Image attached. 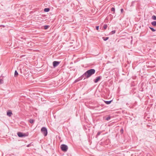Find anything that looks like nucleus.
<instances>
[{
    "instance_id": "1",
    "label": "nucleus",
    "mask_w": 156,
    "mask_h": 156,
    "mask_svg": "<svg viewBox=\"0 0 156 156\" xmlns=\"http://www.w3.org/2000/svg\"><path fill=\"white\" fill-rule=\"evenodd\" d=\"M95 72V70L94 69H90L87 70L83 75L86 78H88L94 74Z\"/></svg>"
},
{
    "instance_id": "2",
    "label": "nucleus",
    "mask_w": 156,
    "mask_h": 156,
    "mask_svg": "<svg viewBox=\"0 0 156 156\" xmlns=\"http://www.w3.org/2000/svg\"><path fill=\"white\" fill-rule=\"evenodd\" d=\"M41 131L44 136H46L47 135V130L46 127H42L41 129Z\"/></svg>"
},
{
    "instance_id": "3",
    "label": "nucleus",
    "mask_w": 156,
    "mask_h": 156,
    "mask_svg": "<svg viewBox=\"0 0 156 156\" xmlns=\"http://www.w3.org/2000/svg\"><path fill=\"white\" fill-rule=\"evenodd\" d=\"M60 147L62 151L64 152L66 151L68 149V146L64 144L61 145Z\"/></svg>"
},
{
    "instance_id": "4",
    "label": "nucleus",
    "mask_w": 156,
    "mask_h": 156,
    "mask_svg": "<svg viewBox=\"0 0 156 156\" xmlns=\"http://www.w3.org/2000/svg\"><path fill=\"white\" fill-rule=\"evenodd\" d=\"M17 134L18 136L20 137H25L27 136L26 133H23L20 132H18Z\"/></svg>"
},
{
    "instance_id": "5",
    "label": "nucleus",
    "mask_w": 156,
    "mask_h": 156,
    "mask_svg": "<svg viewBox=\"0 0 156 156\" xmlns=\"http://www.w3.org/2000/svg\"><path fill=\"white\" fill-rule=\"evenodd\" d=\"M102 78L101 76H99L96 77V79L94 80V83H97Z\"/></svg>"
},
{
    "instance_id": "6",
    "label": "nucleus",
    "mask_w": 156,
    "mask_h": 156,
    "mask_svg": "<svg viewBox=\"0 0 156 156\" xmlns=\"http://www.w3.org/2000/svg\"><path fill=\"white\" fill-rule=\"evenodd\" d=\"M60 63L59 62L55 61L53 62V66L54 67H56Z\"/></svg>"
},
{
    "instance_id": "7",
    "label": "nucleus",
    "mask_w": 156,
    "mask_h": 156,
    "mask_svg": "<svg viewBox=\"0 0 156 156\" xmlns=\"http://www.w3.org/2000/svg\"><path fill=\"white\" fill-rule=\"evenodd\" d=\"M12 113L11 111L10 110H8L7 112V115L8 116H9V117L11 116L12 115Z\"/></svg>"
},
{
    "instance_id": "8",
    "label": "nucleus",
    "mask_w": 156,
    "mask_h": 156,
    "mask_svg": "<svg viewBox=\"0 0 156 156\" xmlns=\"http://www.w3.org/2000/svg\"><path fill=\"white\" fill-rule=\"evenodd\" d=\"M34 120L32 119H30L29 120V122L31 124H33L34 123Z\"/></svg>"
},
{
    "instance_id": "9",
    "label": "nucleus",
    "mask_w": 156,
    "mask_h": 156,
    "mask_svg": "<svg viewBox=\"0 0 156 156\" xmlns=\"http://www.w3.org/2000/svg\"><path fill=\"white\" fill-rule=\"evenodd\" d=\"M151 24L153 26H156V21H153L151 23Z\"/></svg>"
},
{
    "instance_id": "10",
    "label": "nucleus",
    "mask_w": 156,
    "mask_h": 156,
    "mask_svg": "<svg viewBox=\"0 0 156 156\" xmlns=\"http://www.w3.org/2000/svg\"><path fill=\"white\" fill-rule=\"evenodd\" d=\"M50 10V9L49 8H45L44 9V11L45 12H49Z\"/></svg>"
},
{
    "instance_id": "11",
    "label": "nucleus",
    "mask_w": 156,
    "mask_h": 156,
    "mask_svg": "<svg viewBox=\"0 0 156 156\" xmlns=\"http://www.w3.org/2000/svg\"><path fill=\"white\" fill-rule=\"evenodd\" d=\"M112 101H105V103L107 104H109L111 103Z\"/></svg>"
},
{
    "instance_id": "12",
    "label": "nucleus",
    "mask_w": 156,
    "mask_h": 156,
    "mask_svg": "<svg viewBox=\"0 0 156 156\" xmlns=\"http://www.w3.org/2000/svg\"><path fill=\"white\" fill-rule=\"evenodd\" d=\"M18 75V73L16 70H15L14 73V76L16 77Z\"/></svg>"
},
{
    "instance_id": "13",
    "label": "nucleus",
    "mask_w": 156,
    "mask_h": 156,
    "mask_svg": "<svg viewBox=\"0 0 156 156\" xmlns=\"http://www.w3.org/2000/svg\"><path fill=\"white\" fill-rule=\"evenodd\" d=\"M102 38L104 41H106L109 38V37H102Z\"/></svg>"
},
{
    "instance_id": "14",
    "label": "nucleus",
    "mask_w": 156,
    "mask_h": 156,
    "mask_svg": "<svg viewBox=\"0 0 156 156\" xmlns=\"http://www.w3.org/2000/svg\"><path fill=\"white\" fill-rule=\"evenodd\" d=\"M49 27V26L48 25H45L44 26V29L45 30H46L48 29Z\"/></svg>"
},
{
    "instance_id": "15",
    "label": "nucleus",
    "mask_w": 156,
    "mask_h": 156,
    "mask_svg": "<svg viewBox=\"0 0 156 156\" xmlns=\"http://www.w3.org/2000/svg\"><path fill=\"white\" fill-rule=\"evenodd\" d=\"M152 18L154 20H156V16L155 15H153L152 16Z\"/></svg>"
},
{
    "instance_id": "16",
    "label": "nucleus",
    "mask_w": 156,
    "mask_h": 156,
    "mask_svg": "<svg viewBox=\"0 0 156 156\" xmlns=\"http://www.w3.org/2000/svg\"><path fill=\"white\" fill-rule=\"evenodd\" d=\"M150 29L153 32H154L156 31V30L153 28L149 27Z\"/></svg>"
},
{
    "instance_id": "17",
    "label": "nucleus",
    "mask_w": 156,
    "mask_h": 156,
    "mask_svg": "<svg viewBox=\"0 0 156 156\" xmlns=\"http://www.w3.org/2000/svg\"><path fill=\"white\" fill-rule=\"evenodd\" d=\"M115 32H116V31H115V30H112V31H111V34H114L115 33Z\"/></svg>"
},
{
    "instance_id": "18",
    "label": "nucleus",
    "mask_w": 156,
    "mask_h": 156,
    "mask_svg": "<svg viewBox=\"0 0 156 156\" xmlns=\"http://www.w3.org/2000/svg\"><path fill=\"white\" fill-rule=\"evenodd\" d=\"M111 119V117L110 116H108L106 119L107 120V121H108V120H109L110 119Z\"/></svg>"
},
{
    "instance_id": "19",
    "label": "nucleus",
    "mask_w": 156,
    "mask_h": 156,
    "mask_svg": "<svg viewBox=\"0 0 156 156\" xmlns=\"http://www.w3.org/2000/svg\"><path fill=\"white\" fill-rule=\"evenodd\" d=\"M101 133V132H100V131H99L98 132L97 134V135H96V137H97L98 136H99L100 134Z\"/></svg>"
},
{
    "instance_id": "20",
    "label": "nucleus",
    "mask_w": 156,
    "mask_h": 156,
    "mask_svg": "<svg viewBox=\"0 0 156 156\" xmlns=\"http://www.w3.org/2000/svg\"><path fill=\"white\" fill-rule=\"evenodd\" d=\"M107 25L106 24H105L103 26V28L105 29H106L107 28Z\"/></svg>"
},
{
    "instance_id": "21",
    "label": "nucleus",
    "mask_w": 156,
    "mask_h": 156,
    "mask_svg": "<svg viewBox=\"0 0 156 156\" xmlns=\"http://www.w3.org/2000/svg\"><path fill=\"white\" fill-rule=\"evenodd\" d=\"M111 11L114 12L115 11V8L112 7L111 8Z\"/></svg>"
},
{
    "instance_id": "22",
    "label": "nucleus",
    "mask_w": 156,
    "mask_h": 156,
    "mask_svg": "<svg viewBox=\"0 0 156 156\" xmlns=\"http://www.w3.org/2000/svg\"><path fill=\"white\" fill-rule=\"evenodd\" d=\"M120 132H121V133H123V129H122L120 130Z\"/></svg>"
},
{
    "instance_id": "23",
    "label": "nucleus",
    "mask_w": 156,
    "mask_h": 156,
    "mask_svg": "<svg viewBox=\"0 0 156 156\" xmlns=\"http://www.w3.org/2000/svg\"><path fill=\"white\" fill-rule=\"evenodd\" d=\"M96 29L97 30H98L99 29V26H97L96 27Z\"/></svg>"
},
{
    "instance_id": "24",
    "label": "nucleus",
    "mask_w": 156,
    "mask_h": 156,
    "mask_svg": "<svg viewBox=\"0 0 156 156\" xmlns=\"http://www.w3.org/2000/svg\"><path fill=\"white\" fill-rule=\"evenodd\" d=\"M123 9H121V13H122L123 12Z\"/></svg>"
},
{
    "instance_id": "25",
    "label": "nucleus",
    "mask_w": 156,
    "mask_h": 156,
    "mask_svg": "<svg viewBox=\"0 0 156 156\" xmlns=\"http://www.w3.org/2000/svg\"><path fill=\"white\" fill-rule=\"evenodd\" d=\"M134 2H135L134 1H133V2H132L131 5H133L134 3Z\"/></svg>"
},
{
    "instance_id": "26",
    "label": "nucleus",
    "mask_w": 156,
    "mask_h": 156,
    "mask_svg": "<svg viewBox=\"0 0 156 156\" xmlns=\"http://www.w3.org/2000/svg\"><path fill=\"white\" fill-rule=\"evenodd\" d=\"M2 81V79H0V84L2 83L1 82V81Z\"/></svg>"
},
{
    "instance_id": "27",
    "label": "nucleus",
    "mask_w": 156,
    "mask_h": 156,
    "mask_svg": "<svg viewBox=\"0 0 156 156\" xmlns=\"http://www.w3.org/2000/svg\"><path fill=\"white\" fill-rule=\"evenodd\" d=\"M5 27V26L3 25H1L0 26V27Z\"/></svg>"
},
{
    "instance_id": "28",
    "label": "nucleus",
    "mask_w": 156,
    "mask_h": 156,
    "mask_svg": "<svg viewBox=\"0 0 156 156\" xmlns=\"http://www.w3.org/2000/svg\"><path fill=\"white\" fill-rule=\"evenodd\" d=\"M77 81V79L75 80V82H76Z\"/></svg>"
},
{
    "instance_id": "29",
    "label": "nucleus",
    "mask_w": 156,
    "mask_h": 156,
    "mask_svg": "<svg viewBox=\"0 0 156 156\" xmlns=\"http://www.w3.org/2000/svg\"><path fill=\"white\" fill-rule=\"evenodd\" d=\"M29 145H28L27 146V147H29Z\"/></svg>"
},
{
    "instance_id": "30",
    "label": "nucleus",
    "mask_w": 156,
    "mask_h": 156,
    "mask_svg": "<svg viewBox=\"0 0 156 156\" xmlns=\"http://www.w3.org/2000/svg\"><path fill=\"white\" fill-rule=\"evenodd\" d=\"M81 79H79H79H78L79 81L80 80H81Z\"/></svg>"
}]
</instances>
